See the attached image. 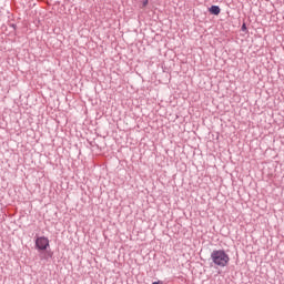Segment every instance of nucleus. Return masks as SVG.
Segmentation results:
<instances>
[{
	"label": "nucleus",
	"instance_id": "nucleus-6",
	"mask_svg": "<svg viewBox=\"0 0 284 284\" xmlns=\"http://www.w3.org/2000/svg\"><path fill=\"white\" fill-rule=\"evenodd\" d=\"M152 284H161L160 282H153Z\"/></svg>",
	"mask_w": 284,
	"mask_h": 284
},
{
	"label": "nucleus",
	"instance_id": "nucleus-5",
	"mask_svg": "<svg viewBox=\"0 0 284 284\" xmlns=\"http://www.w3.org/2000/svg\"><path fill=\"white\" fill-rule=\"evenodd\" d=\"M148 3H150V0L142 1V8H145L148 6Z\"/></svg>",
	"mask_w": 284,
	"mask_h": 284
},
{
	"label": "nucleus",
	"instance_id": "nucleus-4",
	"mask_svg": "<svg viewBox=\"0 0 284 284\" xmlns=\"http://www.w3.org/2000/svg\"><path fill=\"white\" fill-rule=\"evenodd\" d=\"M41 258H44L45 261H48V258H52V252L44 253V255H42Z\"/></svg>",
	"mask_w": 284,
	"mask_h": 284
},
{
	"label": "nucleus",
	"instance_id": "nucleus-3",
	"mask_svg": "<svg viewBox=\"0 0 284 284\" xmlns=\"http://www.w3.org/2000/svg\"><path fill=\"white\" fill-rule=\"evenodd\" d=\"M209 12L211 14H215V16H219L221 14V8L219 6H212L210 9H209Z\"/></svg>",
	"mask_w": 284,
	"mask_h": 284
},
{
	"label": "nucleus",
	"instance_id": "nucleus-1",
	"mask_svg": "<svg viewBox=\"0 0 284 284\" xmlns=\"http://www.w3.org/2000/svg\"><path fill=\"white\" fill-rule=\"evenodd\" d=\"M211 261L217 267H226L227 263H230V255L223 250H215L211 253Z\"/></svg>",
	"mask_w": 284,
	"mask_h": 284
},
{
	"label": "nucleus",
	"instance_id": "nucleus-7",
	"mask_svg": "<svg viewBox=\"0 0 284 284\" xmlns=\"http://www.w3.org/2000/svg\"><path fill=\"white\" fill-rule=\"evenodd\" d=\"M242 29L245 30V24H243Z\"/></svg>",
	"mask_w": 284,
	"mask_h": 284
},
{
	"label": "nucleus",
	"instance_id": "nucleus-2",
	"mask_svg": "<svg viewBox=\"0 0 284 284\" xmlns=\"http://www.w3.org/2000/svg\"><path fill=\"white\" fill-rule=\"evenodd\" d=\"M36 247L41 251L48 250L50 247V240L45 236L38 237L36 240Z\"/></svg>",
	"mask_w": 284,
	"mask_h": 284
}]
</instances>
